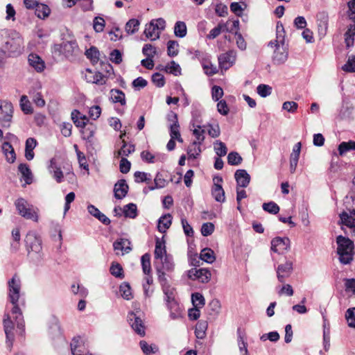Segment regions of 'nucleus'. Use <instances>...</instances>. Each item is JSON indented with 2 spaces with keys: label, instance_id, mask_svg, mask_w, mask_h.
I'll return each instance as SVG.
<instances>
[{
  "label": "nucleus",
  "instance_id": "obj_55",
  "mask_svg": "<svg viewBox=\"0 0 355 355\" xmlns=\"http://www.w3.org/2000/svg\"><path fill=\"white\" fill-rule=\"evenodd\" d=\"M155 185L149 186V191H153L155 189L164 188L166 186V180L163 178V175L160 173H157L155 180Z\"/></svg>",
  "mask_w": 355,
  "mask_h": 355
},
{
  "label": "nucleus",
  "instance_id": "obj_28",
  "mask_svg": "<svg viewBox=\"0 0 355 355\" xmlns=\"http://www.w3.org/2000/svg\"><path fill=\"white\" fill-rule=\"evenodd\" d=\"M172 223V216L170 214L163 215L158 220L157 229L162 232H166Z\"/></svg>",
  "mask_w": 355,
  "mask_h": 355
},
{
  "label": "nucleus",
  "instance_id": "obj_24",
  "mask_svg": "<svg viewBox=\"0 0 355 355\" xmlns=\"http://www.w3.org/2000/svg\"><path fill=\"white\" fill-rule=\"evenodd\" d=\"M154 254L155 259L157 260H162L165 257L166 255H168L166 254V245L164 240L156 238Z\"/></svg>",
  "mask_w": 355,
  "mask_h": 355
},
{
  "label": "nucleus",
  "instance_id": "obj_4",
  "mask_svg": "<svg viewBox=\"0 0 355 355\" xmlns=\"http://www.w3.org/2000/svg\"><path fill=\"white\" fill-rule=\"evenodd\" d=\"M26 249L29 254H35L37 259H42V241L34 232H28L25 238Z\"/></svg>",
  "mask_w": 355,
  "mask_h": 355
},
{
  "label": "nucleus",
  "instance_id": "obj_18",
  "mask_svg": "<svg viewBox=\"0 0 355 355\" xmlns=\"http://www.w3.org/2000/svg\"><path fill=\"white\" fill-rule=\"evenodd\" d=\"M28 61L29 64L34 68L37 72H42L46 67L44 61L36 53H31L28 55Z\"/></svg>",
  "mask_w": 355,
  "mask_h": 355
},
{
  "label": "nucleus",
  "instance_id": "obj_30",
  "mask_svg": "<svg viewBox=\"0 0 355 355\" xmlns=\"http://www.w3.org/2000/svg\"><path fill=\"white\" fill-rule=\"evenodd\" d=\"M201 62L202 67L205 71V73L208 76H213L218 72V69L216 66H211V70H209V65L210 63V55L206 53V56H202L199 60Z\"/></svg>",
  "mask_w": 355,
  "mask_h": 355
},
{
  "label": "nucleus",
  "instance_id": "obj_1",
  "mask_svg": "<svg viewBox=\"0 0 355 355\" xmlns=\"http://www.w3.org/2000/svg\"><path fill=\"white\" fill-rule=\"evenodd\" d=\"M8 299L12 304L11 310L12 316L5 315L3 318V328L6 336V346L10 351L15 340V324L17 326V331L22 334L24 331V320L21 309L19 307L21 295V280L15 275L8 282Z\"/></svg>",
  "mask_w": 355,
  "mask_h": 355
},
{
  "label": "nucleus",
  "instance_id": "obj_41",
  "mask_svg": "<svg viewBox=\"0 0 355 355\" xmlns=\"http://www.w3.org/2000/svg\"><path fill=\"white\" fill-rule=\"evenodd\" d=\"M338 150L340 156H343L349 151L355 150V141L352 140L343 141L339 144Z\"/></svg>",
  "mask_w": 355,
  "mask_h": 355
},
{
  "label": "nucleus",
  "instance_id": "obj_56",
  "mask_svg": "<svg viewBox=\"0 0 355 355\" xmlns=\"http://www.w3.org/2000/svg\"><path fill=\"white\" fill-rule=\"evenodd\" d=\"M135 181L136 182H146L147 184L150 183L151 181L150 175L146 173L145 172L136 171L134 173Z\"/></svg>",
  "mask_w": 355,
  "mask_h": 355
},
{
  "label": "nucleus",
  "instance_id": "obj_52",
  "mask_svg": "<svg viewBox=\"0 0 355 355\" xmlns=\"http://www.w3.org/2000/svg\"><path fill=\"white\" fill-rule=\"evenodd\" d=\"M20 107L21 110L26 114H30L33 113V107L31 106V103L28 99V97L25 95H23L20 99Z\"/></svg>",
  "mask_w": 355,
  "mask_h": 355
},
{
  "label": "nucleus",
  "instance_id": "obj_43",
  "mask_svg": "<svg viewBox=\"0 0 355 355\" xmlns=\"http://www.w3.org/2000/svg\"><path fill=\"white\" fill-rule=\"evenodd\" d=\"M123 213L126 218H135L137 216V207L134 203H129L123 207Z\"/></svg>",
  "mask_w": 355,
  "mask_h": 355
},
{
  "label": "nucleus",
  "instance_id": "obj_10",
  "mask_svg": "<svg viewBox=\"0 0 355 355\" xmlns=\"http://www.w3.org/2000/svg\"><path fill=\"white\" fill-rule=\"evenodd\" d=\"M55 49L69 58L78 50V46L76 40L63 41L60 44L55 45Z\"/></svg>",
  "mask_w": 355,
  "mask_h": 355
},
{
  "label": "nucleus",
  "instance_id": "obj_54",
  "mask_svg": "<svg viewBox=\"0 0 355 355\" xmlns=\"http://www.w3.org/2000/svg\"><path fill=\"white\" fill-rule=\"evenodd\" d=\"M214 148L216 154L218 157H223L227 153V148L226 147V145L219 140H217L214 143Z\"/></svg>",
  "mask_w": 355,
  "mask_h": 355
},
{
  "label": "nucleus",
  "instance_id": "obj_47",
  "mask_svg": "<svg viewBox=\"0 0 355 355\" xmlns=\"http://www.w3.org/2000/svg\"><path fill=\"white\" fill-rule=\"evenodd\" d=\"M99 51L95 46H91L85 51L86 57L91 60L93 64L97 63L99 60Z\"/></svg>",
  "mask_w": 355,
  "mask_h": 355
},
{
  "label": "nucleus",
  "instance_id": "obj_14",
  "mask_svg": "<svg viewBox=\"0 0 355 355\" xmlns=\"http://www.w3.org/2000/svg\"><path fill=\"white\" fill-rule=\"evenodd\" d=\"M5 48L11 54L14 55H19L23 49L22 39L21 37H18L16 40H10L6 42Z\"/></svg>",
  "mask_w": 355,
  "mask_h": 355
},
{
  "label": "nucleus",
  "instance_id": "obj_11",
  "mask_svg": "<svg viewBox=\"0 0 355 355\" xmlns=\"http://www.w3.org/2000/svg\"><path fill=\"white\" fill-rule=\"evenodd\" d=\"M73 355H92L89 353L87 348L80 336L74 337L70 344Z\"/></svg>",
  "mask_w": 355,
  "mask_h": 355
},
{
  "label": "nucleus",
  "instance_id": "obj_50",
  "mask_svg": "<svg viewBox=\"0 0 355 355\" xmlns=\"http://www.w3.org/2000/svg\"><path fill=\"white\" fill-rule=\"evenodd\" d=\"M141 262L144 273L145 275L150 274V255L148 253L144 254L141 258Z\"/></svg>",
  "mask_w": 355,
  "mask_h": 355
},
{
  "label": "nucleus",
  "instance_id": "obj_25",
  "mask_svg": "<svg viewBox=\"0 0 355 355\" xmlns=\"http://www.w3.org/2000/svg\"><path fill=\"white\" fill-rule=\"evenodd\" d=\"M71 116L73 123L78 128H85L87 122L89 121L88 118L80 114V112L77 110L72 111Z\"/></svg>",
  "mask_w": 355,
  "mask_h": 355
},
{
  "label": "nucleus",
  "instance_id": "obj_6",
  "mask_svg": "<svg viewBox=\"0 0 355 355\" xmlns=\"http://www.w3.org/2000/svg\"><path fill=\"white\" fill-rule=\"evenodd\" d=\"M160 261L161 264L155 266L158 280H159V275H161V273L163 274L164 277H166V273L173 272L175 268L173 259L171 255H166L165 257Z\"/></svg>",
  "mask_w": 355,
  "mask_h": 355
},
{
  "label": "nucleus",
  "instance_id": "obj_35",
  "mask_svg": "<svg viewBox=\"0 0 355 355\" xmlns=\"http://www.w3.org/2000/svg\"><path fill=\"white\" fill-rule=\"evenodd\" d=\"M49 332L54 336L58 337L61 336L60 325L58 319L53 316L49 322Z\"/></svg>",
  "mask_w": 355,
  "mask_h": 355
},
{
  "label": "nucleus",
  "instance_id": "obj_8",
  "mask_svg": "<svg viewBox=\"0 0 355 355\" xmlns=\"http://www.w3.org/2000/svg\"><path fill=\"white\" fill-rule=\"evenodd\" d=\"M293 263L291 261H286L284 263L279 264L277 269V277L280 283H284L292 274Z\"/></svg>",
  "mask_w": 355,
  "mask_h": 355
},
{
  "label": "nucleus",
  "instance_id": "obj_36",
  "mask_svg": "<svg viewBox=\"0 0 355 355\" xmlns=\"http://www.w3.org/2000/svg\"><path fill=\"white\" fill-rule=\"evenodd\" d=\"M110 98L114 103H119L121 105H125V94L120 89H112L110 91Z\"/></svg>",
  "mask_w": 355,
  "mask_h": 355
},
{
  "label": "nucleus",
  "instance_id": "obj_44",
  "mask_svg": "<svg viewBox=\"0 0 355 355\" xmlns=\"http://www.w3.org/2000/svg\"><path fill=\"white\" fill-rule=\"evenodd\" d=\"M187 33V28L186 24L184 21H178L174 26V34L176 37L182 38L186 36Z\"/></svg>",
  "mask_w": 355,
  "mask_h": 355
},
{
  "label": "nucleus",
  "instance_id": "obj_20",
  "mask_svg": "<svg viewBox=\"0 0 355 355\" xmlns=\"http://www.w3.org/2000/svg\"><path fill=\"white\" fill-rule=\"evenodd\" d=\"M193 135L196 139L193 141L192 146H200L205 140V130L200 125H196L195 123H192Z\"/></svg>",
  "mask_w": 355,
  "mask_h": 355
},
{
  "label": "nucleus",
  "instance_id": "obj_49",
  "mask_svg": "<svg viewBox=\"0 0 355 355\" xmlns=\"http://www.w3.org/2000/svg\"><path fill=\"white\" fill-rule=\"evenodd\" d=\"M35 14L39 18L44 19L50 14V8L45 4L38 3L35 7Z\"/></svg>",
  "mask_w": 355,
  "mask_h": 355
},
{
  "label": "nucleus",
  "instance_id": "obj_32",
  "mask_svg": "<svg viewBox=\"0 0 355 355\" xmlns=\"http://www.w3.org/2000/svg\"><path fill=\"white\" fill-rule=\"evenodd\" d=\"M153 23L150 22L148 24H146L144 30L146 37L153 41L159 38L160 35V32L154 26Z\"/></svg>",
  "mask_w": 355,
  "mask_h": 355
},
{
  "label": "nucleus",
  "instance_id": "obj_61",
  "mask_svg": "<svg viewBox=\"0 0 355 355\" xmlns=\"http://www.w3.org/2000/svg\"><path fill=\"white\" fill-rule=\"evenodd\" d=\"M191 300L193 306L197 308H200L205 304V298L202 295L199 293H193Z\"/></svg>",
  "mask_w": 355,
  "mask_h": 355
},
{
  "label": "nucleus",
  "instance_id": "obj_53",
  "mask_svg": "<svg viewBox=\"0 0 355 355\" xmlns=\"http://www.w3.org/2000/svg\"><path fill=\"white\" fill-rule=\"evenodd\" d=\"M179 44L177 41L169 40L167 43V54L170 57H175L179 52Z\"/></svg>",
  "mask_w": 355,
  "mask_h": 355
},
{
  "label": "nucleus",
  "instance_id": "obj_21",
  "mask_svg": "<svg viewBox=\"0 0 355 355\" xmlns=\"http://www.w3.org/2000/svg\"><path fill=\"white\" fill-rule=\"evenodd\" d=\"M168 309L170 311V317L173 320L182 317V309L179 303L174 299L166 301Z\"/></svg>",
  "mask_w": 355,
  "mask_h": 355
},
{
  "label": "nucleus",
  "instance_id": "obj_15",
  "mask_svg": "<svg viewBox=\"0 0 355 355\" xmlns=\"http://www.w3.org/2000/svg\"><path fill=\"white\" fill-rule=\"evenodd\" d=\"M162 286L163 292L166 296V300H171L175 299V289L168 284L166 277H164L162 273L159 275V280H158Z\"/></svg>",
  "mask_w": 355,
  "mask_h": 355
},
{
  "label": "nucleus",
  "instance_id": "obj_37",
  "mask_svg": "<svg viewBox=\"0 0 355 355\" xmlns=\"http://www.w3.org/2000/svg\"><path fill=\"white\" fill-rule=\"evenodd\" d=\"M18 170L21 173L23 178L26 182V184H31L33 176L28 166L26 164H20L18 166Z\"/></svg>",
  "mask_w": 355,
  "mask_h": 355
},
{
  "label": "nucleus",
  "instance_id": "obj_57",
  "mask_svg": "<svg viewBox=\"0 0 355 355\" xmlns=\"http://www.w3.org/2000/svg\"><path fill=\"white\" fill-rule=\"evenodd\" d=\"M243 159L236 152H230L227 155V163L232 166L240 164Z\"/></svg>",
  "mask_w": 355,
  "mask_h": 355
},
{
  "label": "nucleus",
  "instance_id": "obj_31",
  "mask_svg": "<svg viewBox=\"0 0 355 355\" xmlns=\"http://www.w3.org/2000/svg\"><path fill=\"white\" fill-rule=\"evenodd\" d=\"M141 157L143 161L148 163H155L157 161H164L166 158L164 155H154L148 150H144L141 153Z\"/></svg>",
  "mask_w": 355,
  "mask_h": 355
},
{
  "label": "nucleus",
  "instance_id": "obj_23",
  "mask_svg": "<svg viewBox=\"0 0 355 355\" xmlns=\"http://www.w3.org/2000/svg\"><path fill=\"white\" fill-rule=\"evenodd\" d=\"M88 212L94 217L97 218L104 225H109L110 220L104 214L101 213L100 210L93 205H89L87 206Z\"/></svg>",
  "mask_w": 355,
  "mask_h": 355
},
{
  "label": "nucleus",
  "instance_id": "obj_38",
  "mask_svg": "<svg viewBox=\"0 0 355 355\" xmlns=\"http://www.w3.org/2000/svg\"><path fill=\"white\" fill-rule=\"evenodd\" d=\"M207 327L208 324L205 320H199L197 322L196 325L195 334L198 339H203L205 337Z\"/></svg>",
  "mask_w": 355,
  "mask_h": 355
},
{
  "label": "nucleus",
  "instance_id": "obj_19",
  "mask_svg": "<svg viewBox=\"0 0 355 355\" xmlns=\"http://www.w3.org/2000/svg\"><path fill=\"white\" fill-rule=\"evenodd\" d=\"M234 177L237 185L241 187H247L250 181V176L244 169H239L235 172Z\"/></svg>",
  "mask_w": 355,
  "mask_h": 355
},
{
  "label": "nucleus",
  "instance_id": "obj_27",
  "mask_svg": "<svg viewBox=\"0 0 355 355\" xmlns=\"http://www.w3.org/2000/svg\"><path fill=\"white\" fill-rule=\"evenodd\" d=\"M37 142L35 138L29 137L26 141L25 144V157L31 161L34 158L33 150L36 147Z\"/></svg>",
  "mask_w": 355,
  "mask_h": 355
},
{
  "label": "nucleus",
  "instance_id": "obj_58",
  "mask_svg": "<svg viewBox=\"0 0 355 355\" xmlns=\"http://www.w3.org/2000/svg\"><path fill=\"white\" fill-rule=\"evenodd\" d=\"M121 296L125 300H130L132 297L131 288L128 283L123 282L119 287Z\"/></svg>",
  "mask_w": 355,
  "mask_h": 355
},
{
  "label": "nucleus",
  "instance_id": "obj_39",
  "mask_svg": "<svg viewBox=\"0 0 355 355\" xmlns=\"http://www.w3.org/2000/svg\"><path fill=\"white\" fill-rule=\"evenodd\" d=\"M193 275L202 283H207L211 278V272L206 268H200L194 271Z\"/></svg>",
  "mask_w": 355,
  "mask_h": 355
},
{
  "label": "nucleus",
  "instance_id": "obj_29",
  "mask_svg": "<svg viewBox=\"0 0 355 355\" xmlns=\"http://www.w3.org/2000/svg\"><path fill=\"white\" fill-rule=\"evenodd\" d=\"M201 62L202 67L205 71V73L208 76H213L218 72V69L216 66H211V70H209V65L210 63V55L206 53V56H202L199 60Z\"/></svg>",
  "mask_w": 355,
  "mask_h": 355
},
{
  "label": "nucleus",
  "instance_id": "obj_7",
  "mask_svg": "<svg viewBox=\"0 0 355 355\" xmlns=\"http://www.w3.org/2000/svg\"><path fill=\"white\" fill-rule=\"evenodd\" d=\"M236 58V52L234 50L222 53L218 58L219 67L226 71L235 63Z\"/></svg>",
  "mask_w": 355,
  "mask_h": 355
},
{
  "label": "nucleus",
  "instance_id": "obj_42",
  "mask_svg": "<svg viewBox=\"0 0 355 355\" xmlns=\"http://www.w3.org/2000/svg\"><path fill=\"white\" fill-rule=\"evenodd\" d=\"M140 25V21L137 19H130L125 26V31L128 35H132L137 32Z\"/></svg>",
  "mask_w": 355,
  "mask_h": 355
},
{
  "label": "nucleus",
  "instance_id": "obj_9",
  "mask_svg": "<svg viewBox=\"0 0 355 355\" xmlns=\"http://www.w3.org/2000/svg\"><path fill=\"white\" fill-rule=\"evenodd\" d=\"M288 237H275L271 241V250L278 254H284L290 248Z\"/></svg>",
  "mask_w": 355,
  "mask_h": 355
},
{
  "label": "nucleus",
  "instance_id": "obj_62",
  "mask_svg": "<svg viewBox=\"0 0 355 355\" xmlns=\"http://www.w3.org/2000/svg\"><path fill=\"white\" fill-rule=\"evenodd\" d=\"M169 135L171 138L176 139L180 143L183 142L180 132V125L169 127Z\"/></svg>",
  "mask_w": 355,
  "mask_h": 355
},
{
  "label": "nucleus",
  "instance_id": "obj_17",
  "mask_svg": "<svg viewBox=\"0 0 355 355\" xmlns=\"http://www.w3.org/2000/svg\"><path fill=\"white\" fill-rule=\"evenodd\" d=\"M341 223L349 228L355 227V210L349 209L340 214Z\"/></svg>",
  "mask_w": 355,
  "mask_h": 355
},
{
  "label": "nucleus",
  "instance_id": "obj_59",
  "mask_svg": "<svg viewBox=\"0 0 355 355\" xmlns=\"http://www.w3.org/2000/svg\"><path fill=\"white\" fill-rule=\"evenodd\" d=\"M262 208L264 211L272 214H276L279 211V207L272 201L263 203Z\"/></svg>",
  "mask_w": 355,
  "mask_h": 355
},
{
  "label": "nucleus",
  "instance_id": "obj_60",
  "mask_svg": "<svg viewBox=\"0 0 355 355\" xmlns=\"http://www.w3.org/2000/svg\"><path fill=\"white\" fill-rule=\"evenodd\" d=\"M257 92L260 96L265 98L271 94L272 87L268 85L260 84L257 87Z\"/></svg>",
  "mask_w": 355,
  "mask_h": 355
},
{
  "label": "nucleus",
  "instance_id": "obj_45",
  "mask_svg": "<svg viewBox=\"0 0 355 355\" xmlns=\"http://www.w3.org/2000/svg\"><path fill=\"white\" fill-rule=\"evenodd\" d=\"M200 257L202 261L209 263H211L216 260L214 252L210 248H205L202 250Z\"/></svg>",
  "mask_w": 355,
  "mask_h": 355
},
{
  "label": "nucleus",
  "instance_id": "obj_33",
  "mask_svg": "<svg viewBox=\"0 0 355 355\" xmlns=\"http://www.w3.org/2000/svg\"><path fill=\"white\" fill-rule=\"evenodd\" d=\"M2 151L6 156V158L8 162L12 163L16 159V154L12 145L5 141L2 145Z\"/></svg>",
  "mask_w": 355,
  "mask_h": 355
},
{
  "label": "nucleus",
  "instance_id": "obj_16",
  "mask_svg": "<svg viewBox=\"0 0 355 355\" xmlns=\"http://www.w3.org/2000/svg\"><path fill=\"white\" fill-rule=\"evenodd\" d=\"M129 187L126 181L123 179L119 180L114 187V197L116 199L121 200L125 197L128 192Z\"/></svg>",
  "mask_w": 355,
  "mask_h": 355
},
{
  "label": "nucleus",
  "instance_id": "obj_51",
  "mask_svg": "<svg viewBox=\"0 0 355 355\" xmlns=\"http://www.w3.org/2000/svg\"><path fill=\"white\" fill-rule=\"evenodd\" d=\"M238 334V345L239 347L240 352L241 355H247L248 354V351L247 349V343L244 340V337L242 334L241 329L239 328L237 329Z\"/></svg>",
  "mask_w": 355,
  "mask_h": 355
},
{
  "label": "nucleus",
  "instance_id": "obj_3",
  "mask_svg": "<svg viewBox=\"0 0 355 355\" xmlns=\"http://www.w3.org/2000/svg\"><path fill=\"white\" fill-rule=\"evenodd\" d=\"M15 205L18 211V214L27 220H31L34 222L38 221L39 209L34 207L33 205L30 204L26 200L23 198H19L15 200Z\"/></svg>",
  "mask_w": 355,
  "mask_h": 355
},
{
  "label": "nucleus",
  "instance_id": "obj_5",
  "mask_svg": "<svg viewBox=\"0 0 355 355\" xmlns=\"http://www.w3.org/2000/svg\"><path fill=\"white\" fill-rule=\"evenodd\" d=\"M13 107L10 102L0 101V121L3 127H9L12 118Z\"/></svg>",
  "mask_w": 355,
  "mask_h": 355
},
{
  "label": "nucleus",
  "instance_id": "obj_64",
  "mask_svg": "<svg viewBox=\"0 0 355 355\" xmlns=\"http://www.w3.org/2000/svg\"><path fill=\"white\" fill-rule=\"evenodd\" d=\"M345 318L348 325L351 327L355 328V307L347 309Z\"/></svg>",
  "mask_w": 355,
  "mask_h": 355
},
{
  "label": "nucleus",
  "instance_id": "obj_2",
  "mask_svg": "<svg viewBox=\"0 0 355 355\" xmlns=\"http://www.w3.org/2000/svg\"><path fill=\"white\" fill-rule=\"evenodd\" d=\"M336 243L340 262L345 265L350 263L354 257V243L349 238L341 235L336 238Z\"/></svg>",
  "mask_w": 355,
  "mask_h": 355
},
{
  "label": "nucleus",
  "instance_id": "obj_34",
  "mask_svg": "<svg viewBox=\"0 0 355 355\" xmlns=\"http://www.w3.org/2000/svg\"><path fill=\"white\" fill-rule=\"evenodd\" d=\"M211 195L215 200L218 202H224L225 200V191L222 185H213Z\"/></svg>",
  "mask_w": 355,
  "mask_h": 355
},
{
  "label": "nucleus",
  "instance_id": "obj_12",
  "mask_svg": "<svg viewBox=\"0 0 355 355\" xmlns=\"http://www.w3.org/2000/svg\"><path fill=\"white\" fill-rule=\"evenodd\" d=\"M128 321L132 329L139 336H144L145 335V326L141 319L133 312H131L128 315Z\"/></svg>",
  "mask_w": 355,
  "mask_h": 355
},
{
  "label": "nucleus",
  "instance_id": "obj_40",
  "mask_svg": "<svg viewBox=\"0 0 355 355\" xmlns=\"http://www.w3.org/2000/svg\"><path fill=\"white\" fill-rule=\"evenodd\" d=\"M123 145L120 150L117 152V157H125L135 150V145L127 144L124 140L122 141Z\"/></svg>",
  "mask_w": 355,
  "mask_h": 355
},
{
  "label": "nucleus",
  "instance_id": "obj_26",
  "mask_svg": "<svg viewBox=\"0 0 355 355\" xmlns=\"http://www.w3.org/2000/svg\"><path fill=\"white\" fill-rule=\"evenodd\" d=\"M130 241L126 239H120L113 243L115 251H121L122 254L128 253L131 250Z\"/></svg>",
  "mask_w": 355,
  "mask_h": 355
},
{
  "label": "nucleus",
  "instance_id": "obj_46",
  "mask_svg": "<svg viewBox=\"0 0 355 355\" xmlns=\"http://www.w3.org/2000/svg\"><path fill=\"white\" fill-rule=\"evenodd\" d=\"M140 347L145 355H150L158 351V348L155 345H149L145 340H141L139 343Z\"/></svg>",
  "mask_w": 355,
  "mask_h": 355
},
{
  "label": "nucleus",
  "instance_id": "obj_48",
  "mask_svg": "<svg viewBox=\"0 0 355 355\" xmlns=\"http://www.w3.org/2000/svg\"><path fill=\"white\" fill-rule=\"evenodd\" d=\"M110 273L115 277L119 279H123L124 274L122 266L116 262L112 263V265L110 268Z\"/></svg>",
  "mask_w": 355,
  "mask_h": 355
},
{
  "label": "nucleus",
  "instance_id": "obj_63",
  "mask_svg": "<svg viewBox=\"0 0 355 355\" xmlns=\"http://www.w3.org/2000/svg\"><path fill=\"white\" fill-rule=\"evenodd\" d=\"M105 25L104 19L101 17H96L93 21V27L96 32L101 33L103 31Z\"/></svg>",
  "mask_w": 355,
  "mask_h": 355
},
{
  "label": "nucleus",
  "instance_id": "obj_22",
  "mask_svg": "<svg viewBox=\"0 0 355 355\" xmlns=\"http://www.w3.org/2000/svg\"><path fill=\"white\" fill-rule=\"evenodd\" d=\"M159 71H164L166 73H171L175 76L181 75V67L175 61H171L166 65H159L157 67Z\"/></svg>",
  "mask_w": 355,
  "mask_h": 355
},
{
  "label": "nucleus",
  "instance_id": "obj_13",
  "mask_svg": "<svg viewBox=\"0 0 355 355\" xmlns=\"http://www.w3.org/2000/svg\"><path fill=\"white\" fill-rule=\"evenodd\" d=\"M288 53L287 49L283 46H275V50L272 55V62L275 64H282L288 59Z\"/></svg>",
  "mask_w": 355,
  "mask_h": 355
}]
</instances>
